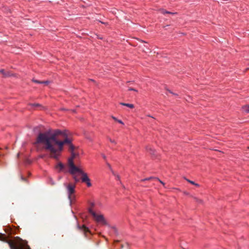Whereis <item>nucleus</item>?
<instances>
[{"label": "nucleus", "mask_w": 249, "mask_h": 249, "mask_svg": "<svg viewBox=\"0 0 249 249\" xmlns=\"http://www.w3.org/2000/svg\"><path fill=\"white\" fill-rule=\"evenodd\" d=\"M36 143L42 145V148L49 153L50 158L58 160L63 149L65 144H69V151L74 149L71 143V140L67 137L66 131L60 130H49L43 133H40Z\"/></svg>", "instance_id": "f257e3e1"}, {"label": "nucleus", "mask_w": 249, "mask_h": 249, "mask_svg": "<svg viewBox=\"0 0 249 249\" xmlns=\"http://www.w3.org/2000/svg\"><path fill=\"white\" fill-rule=\"evenodd\" d=\"M70 151L71 152V157L68 159V162L69 172L72 176L75 182H78L81 180L82 182L86 183L88 187L91 186L90 180L87 174L84 172L79 166H76L73 162V160L76 156L74 152V149Z\"/></svg>", "instance_id": "f03ea898"}, {"label": "nucleus", "mask_w": 249, "mask_h": 249, "mask_svg": "<svg viewBox=\"0 0 249 249\" xmlns=\"http://www.w3.org/2000/svg\"><path fill=\"white\" fill-rule=\"evenodd\" d=\"M0 240L8 243L10 249H31L26 241L18 237L10 239L4 234L0 233Z\"/></svg>", "instance_id": "7ed1b4c3"}, {"label": "nucleus", "mask_w": 249, "mask_h": 249, "mask_svg": "<svg viewBox=\"0 0 249 249\" xmlns=\"http://www.w3.org/2000/svg\"><path fill=\"white\" fill-rule=\"evenodd\" d=\"M94 222L101 226H109L107 220L104 214L94 212Z\"/></svg>", "instance_id": "20e7f679"}, {"label": "nucleus", "mask_w": 249, "mask_h": 249, "mask_svg": "<svg viewBox=\"0 0 249 249\" xmlns=\"http://www.w3.org/2000/svg\"><path fill=\"white\" fill-rule=\"evenodd\" d=\"M66 187L68 194L69 199L71 201L72 199L74 197L72 195L75 192V185L72 183H69L67 185H66Z\"/></svg>", "instance_id": "39448f33"}, {"label": "nucleus", "mask_w": 249, "mask_h": 249, "mask_svg": "<svg viewBox=\"0 0 249 249\" xmlns=\"http://www.w3.org/2000/svg\"><path fill=\"white\" fill-rule=\"evenodd\" d=\"M78 227L80 230L84 231L85 234V236H87L88 233H89V231L88 228H87L84 225H83L82 227L78 225Z\"/></svg>", "instance_id": "423d86ee"}, {"label": "nucleus", "mask_w": 249, "mask_h": 249, "mask_svg": "<svg viewBox=\"0 0 249 249\" xmlns=\"http://www.w3.org/2000/svg\"><path fill=\"white\" fill-rule=\"evenodd\" d=\"M0 72L1 73L4 77H9L13 75V74L11 73V72L9 71H5L3 69L0 70Z\"/></svg>", "instance_id": "0eeeda50"}, {"label": "nucleus", "mask_w": 249, "mask_h": 249, "mask_svg": "<svg viewBox=\"0 0 249 249\" xmlns=\"http://www.w3.org/2000/svg\"><path fill=\"white\" fill-rule=\"evenodd\" d=\"M120 104L122 105V106H126L127 107H128L130 108H133L134 107V106L133 104H127V103H123V102H121L120 103Z\"/></svg>", "instance_id": "6e6552de"}, {"label": "nucleus", "mask_w": 249, "mask_h": 249, "mask_svg": "<svg viewBox=\"0 0 249 249\" xmlns=\"http://www.w3.org/2000/svg\"><path fill=\"white\" fill-rule=\"evenodd\" d=\"M65 168V166L61 162H59L56 166V168L59 169L60 171H62Z\"/></svg>", "instance_id": "1a4fd4ad"}, {"label": "nucleus", "mask_w": 249, "mask_h": 249, "mask_svg": "<svg viewBox=\"0 0 249 249\" xmlns=\"http://www.w3.org/2000/svg\"><path fill=\"white\" fill-rule=\"evenodd\" d=\"M146 150L149 152L150 153V154L151 155H154L155 154V150L152 149V148L150 147V146H147L146 148Z\"/></svg>", "instance_id": "9d476101"}, {"label": "nucleus", "mask_w": 249, "mask_h": 249, "mask_svg": "<svg viewBox=\"0 0 249 249\" xmlns=\"http://www.w3.org/2000/svg\"><path fill=\"white\" fill-rule=\"evenodd\" d=\"M244 111H245L247 113H249V105H245L243 107H242Z\"/></svg>", "instance_id": "9b49d317"}, {"label": "nucleus", "mask_w": 249, "mask_h": 249, "mask_svg": "<svg viewBox=\"0 0 249 249\" xmlns=\"http://www.w3.org/2000/svg\"><path fill=\"white\" fill-rule=\"evenodd\" d=\"M160 11L161 13H162L163 14H169L174 15L175 14L174 13H172V12L166 11L164 9H161Z\"/></svg>", "instance_id": "f8f14e48"}, {"label": "nucleus", "mask_w": 249, "mask_h": 249, "mask_svg": "<svg viewBox=\"0 0 249 249\" xmlns=\"http://www.w3.org/2000/svg\"><path fill=\"white\" fill-rule=\"evenodd\" d=\"M154 179H155V178L150 177V178H146L142 179L141 181H144L145 180H154Z\"/></svg>", "instance_id": "ddd939ff"}, {"label": "nucleus", "mask_w": 249, "mask_h": 249, "mask_svg": "<svg viewBox=\"0 0 249 249\" xmlns=\"http://www.w3.org/2000/svg\"><path fill=\"white\" fill-rule=\"evenodd\" d=\"M107 164V165L108 166V167L109 168V169L111 171V172H112V173L115 175L114 174V173L113 172V171L112 170V168H111V165L110 164L108 163L107 162L106 163Z\"/></svg>", "instance_id": "4468645a"}, {"label": "nucleus", "mask_w": 249, "mask_h": 249, "mask_svg": "<svg viewBox=\"0 0 249 249\" xmlns=\"http://www.w3.org/2000/svg\"><path fill=\"white\" fill-rule=\"evenodd\" d=\"M111 228L112 229V230H113V231L116 234H118V231H117V229L114 227H111Z\"/></svg>", "instance_id": "2eb2a0df"}, {"label": "nucleus", "mask_w": 249, "mask_h": 249, "mask_svg": "<svg viewBox=\"0 0 249 249\" xmlns=\"http://www.w3.org/2000/svg\"><path fill=\"white\" fill-rule=\"evenodd\" d=\"M154 180H158L159 181L160 183H161L163 185H164V183L163 182H162L161 180H160L159 178H155V179Z\"/></svg>", "instance_id": "dca6fc26"}, {"label": "nucleus", "mask_w": 249, "mask_h": 249, "mask_svg": "<svg viewBox=\"0 0 249 249\" xmlns=\"http://www.w3.org/2000/svg\"><path fill=\"white\" fill-rule=\"evenodd\" d=\"M185 179L189 183H191L192 184H195V182L193 181H192L191 180H189L186 178H185Z\"/></svg>", "instance_id": "f3484780"}, {"label": "nucleus", "mask_w": 249, "mask_h": 249, "mask_svg": "<svg viewBox=\"0 0 249 249\" xmlns=\"http://www.w3.org/2000/svg\"><path fill=\"white\" fill-rule=\"evenodd\" d=\"M31 106L35 107H38L41 106V105L39 104H30Z\"/></svg>", "instance_id": "a211bd4d"}, {"label": "nucleus", "mask_w": 249, "mask_h": 249, "mask_svg": "<svg viewBox=\"0 0 249 249\" xmlns=\"http://www.w3.org/2000/svg\"><path fill=\"white\" fill-rule=\"evenodd\" d=\"M128 90L134 91L135 92H138V90L137 89H135L132 88H128Z\"/></svg>", "instance_id": "6ab92c4d"}, {"label": "nucleus", "mask_w": 249, "mask_h": 249, "mask_svg": "<svg viewBox=\"0 0 249 249\" xmlns=\"http://www.w3.org/2000/svg\"><path fill=\"white\" fill-rule=\"evenodd\" d=\"M33 81L35 83H38V84H42V81H38V80H34V79L33 80Z\"/></svg>", "instance_id": "aec40b11"}, {"label": "nucleus", "mask_w": 249, "mask_h": 249, "mask_svg": "<svg viewBox=\"0 0 249 249\" xmlns=\"http://www.w3.org/2000/svg\"><path fill=\"white\" fill-rule=\"evenodd\" d=\"M42 84H44L45 85H48L49 83H50V82L49 81H48V80H47V81H42Z\"/></svg>", "instance_id": "412c9836"}, {"label": "nucleus", "mask_w": 249, "mask_h": 249, "mask_svg": "<svg viewBox=\"0 0 249 249\" xmlns=\"http://www.w3.org/2000/svg\"><path fill=\"white\" fill-rule=\"evenodd\" d=\"M195 200H196V202H198V203H201L202 202V200L201 199H199L197 198H195Z\"/></svg>", "instance_id": "4be33fe9"}, {"label": "nucleus", "mask_w": 249, "mask_h": 249, "mask_svg": "<svg viewBox=\"0 0 249 249\" xmlns=\"http://www.w3.org/2000/svg\"><path fill=\"white\" fill-rule=\"evenodd\" d=\"M89 213L92 215H93V211L92 210L91 208H90L89 210Z\"/></svg>", "instance_id": "5701e85b"}, {"label": "nucleus", "mask_w": 249, "mask_h": 249, "mask_svg": "<svg viewBox=\"0 0 249 249\" xmlns=\"http://www.w3.org/2000/svg\"><path fill=\"white\" fill-rule=\"evenodd\" d=\"M117 122H118L119 123L121 124H124V123L120 120H118L117 121Z\"/></svg>", "instance_id": "b1692460"}, {"label": "nucleus", "mask_w": 249, "mask_h": 249, "mask_svg": "<svg viewBox=\"0 0 249 249\" xmlns=\"http://www.w3.org/2000/svg\"><path fill=\"white\" fill-rule=\"evenodd\" d=\"M109 141H110V142H112V143H114V144H116V142H115V141L114 140H111V139H110V140H109Z\"/></svg>", "instance_id": "393cba45"}, {"label": "nucleus", "mask_w": 249, "mask_h": 249, "mask_svg": "<svg viewBox=\"0 0 249 249\" xmlns=\"http://www.w3.org/2000/svg\"><path fill=\"white\" fill-rule=\"evenodd\" d=\"M168 92H170V93L173 94V95H176V96H177V95H178L177 94L173 93V92H172L171 90H168Z\"/></svg>", "instance_id": "a878e982"}, {"label": "nucleus", "mask_w": 249, "mask_h": 249, "mask_svg": "<svg viewBox=\"0 0 249 249\" xmlns=\"http://www.w3.org/2000/svg\"><path fill=\"white\" fill-rule=\"evenodd\" d=\"M111 117H112V118L114 120H115V121H117L118 120V119H117V118H116L115 117H114V116H112Z\"/></svg>", "instance_id": "bb28decb"}, {"label": "nucleus", "mask_w": 249, "mask_h": 249, "mask_svg": "<svg viewBox=\"0 0 249 249\" xmlns=\"http://www.w3.org/2000/svg\"><path fill=\"white\" fill-rule=\"evenodd\" d=\"M102 156L103 159H106V157L105 156V155L104 154H102Z\"/></svg>", "instance_id": "cd10ccee"}, {"label": "nucleus", "mask_w": 249, "mask_h": 249, "mask_svg": "<svg viewBox=\"0 0 249 249\" xmlns=\"http://www.w3.org/2000/svg\"><path fill=\"white\" fill-rule=\"evenodd\" d=\"M96 21H99V22H101L102 23H104V22L101 21L100 20H99V19H98L97 18H96Z\"/></svg>", "instance_id": "c85d7f7f"}, {"label": "nucleus", "mask_w": 249, "mask_h": 249, "mask_svg": "<svg viewBox=\"0 0 249 249\" xmlns=\"http://www.w3.org/2000/svg\"><path fill=\"white\" fill-rule=\"evenodd\" d=\"M194 185L196 186H197V187L199 186V185L198 184H197V183H195V184H194Z\"/></svg>", "instance_id": "c756f323"}, {"label": "nucleus", "mask_w": 249, "mask_h": 249, "mask_svg": "<svg viewBox=\"0 0 249 249\" xmlns=\"http://www.w3.org/2000/svg\"><path fill=\"white\" fill-rule=\"evenodd\" d=\"M116 178L118 179H120V177L118 176V175H117L116 176Z\"/></svg>", "instance_id": "7c9ffc66"}, {"label": "nucleus", "mask_w": 249, "mask_h": 249, "mask_svg": "<svg viewBox=\"0 0 249 249\" xmlns=\"http://www.w3.org/2000/svg\"><path fill=\"white\" fill-rule=\"evenodd\" d=\"M147 116H148V117H151V118H154V117H153L151 116L150 115H147Z\"/></svg>", "instance_id": "2f4dec72"}, {"label": "nucleus", "mask_w": 249, "mask_h": 249, "mask_svg": "<svg viewBox=\"0 0 249 249\" xmlns=\"http://www.w3.org/2000/svg\"><path fill=\"white\" fill-rule=\"evenodd\" d=\"M119 242V241H118V240H116V241H115V243H117V242Z\"/></svg>", "instance_id": "473e14b6"}, {"label": "nucleus", "mask_w": 249, "mask_h": 249, "mask_svg": "<svg viewBox=\"0 0 249 249\" xmlns=\"http://www.w3.org/2000/svg\"><path fill=\"white\" fill-rule=\"evenodd\" d=\"M40 157L42 158L44 157V156L43 155L40 156Z\"/></svg>", "instance_id": "72a5a7b5"}, {"label": "nucleus", "mask_w": 249, "mask_h": 249, "mask_svg": "<svg viewBox=\"0 0 249 249\" xmlns=\"http://www.w3.org/2000/svg\"><path fill=\"white\" fill-rule=\"evenodd\" d=\"M98 234L99 235H100L101 234V233L100 232L98 233Z\"/></svg>", "instance_id": "f704fd0d"}]
</instances>
